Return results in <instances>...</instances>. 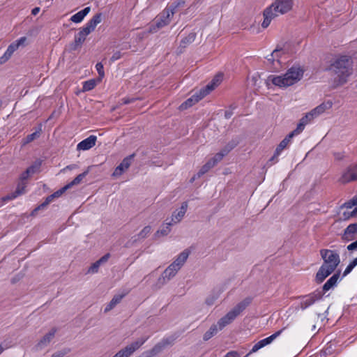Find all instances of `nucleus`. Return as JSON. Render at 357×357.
<instances>
[{
	"label": "nucleus",
	"mask_w": 357,
	"mask_h": 357,
	"mask_svg": "<svg viewBox=\"0 0 357 357\" xmlns=\"http://www.w3.org/2000/svg\"><path fill=\"white\" fill-rule=\"evenodd\" d=\"M90 167H89L86 171L77 175L70 183H68L66 185H69V188H70L72 186L80 183L83 178L89 173Z\"/></svg>",
	"instance_id": "32"
},
{
	"label": "nucleus",
	"mask_w": 357,
	"mask_h": 357,
	"mask_svg": "<svg viewBox=\"0 0 357 357\" xmlns=\"http://www.w3.org/2000/svg\"><path fill=\"white\" fill-rule=\"evenodd\" d=\"M82 32L86 35L88 36L89 33H91L93 30H91L90 28H89L87 26L84 25L82 28L80 29Z\"/></svg>",
	"instance_id": "61"
},
{
	"label": "nucleus",
	"mask_w": 357,
	"mask_h": 357,
	"mask_svg": "<svg viewBox=\"0 0 357 357\" xmlns=\"http://www.w3.org/2000/svg\"><path fill=\"white\" fill-rule=\"evenodd\" d=\"M343 215L345 218H349V217L357 216V207H356L350 213H348L347 215L345 212L343 213Z\"/></svg>",
	"instance_id": "59"
},
{
	"label": "nucleus",
	"mask_w": 357,
	"mask_h": 357,
	"mask_svg": "<svg viewBox=\"0 0 357 357\" xmlns=\"http://www.w3.org/2000/svg\"><path fill=\"white\" fill-rule=\"evenodd\" d=\"M110 257V255L109 253L105 254L103 255L100 259H98V261L102 264L103 263H105L107 261Z\"/></svg>",
	"instance_id": "62"
},
{
	"label": "nucleus",
	"mask_w": 357,
	"mask_h": 357,
	"mask_svg": "<svg viewBox=\"0 0 357 357\" xmlns=\"http://www.w3.org/2000/svg\"><path fill=\"white\" fill-rule=\"evenodd\" d=\"M102 15L101 13L96 14L85 25L94 31L96 26L101 22Z\"/></svg>",
	"instance_id": "27"
},
{
	"label": "nucleus",
	"mask_w": 357,
	"mask_h": 357,
	"mask_svg": "<svg viewBox=\"0 0 357 357\" xmlns=\"http://www.w3.org/2000/svg\"><path fill=\"white\" fill-rule=\"evenodd\" d=\"M26 187V182H20V181L19 183L17 184L16 190L13 192L10 193V194L8 195L7 196H6L5 197H3V200L4 201L12 200V199H15L18 196L24 194L25 192Z\"/></svg>",
	"instance_id": "20"
},
{
	"label": "nucleus",
	"mask_w": 357,
	"mask_h": 357,
	"mask_svg": "<svg viewBox=\"0 0 357 357\" xmlns=\"http://www.w3.org/2000/svg\"><path fill=\"white\" fill-rule=\"evenodd\" d=\"M91 10L90 7H86L82 10L77 12L70 17V20L75 23L81 22L85 16H86Z\"/></svg>",
	"instance_id": "24"
},
{
	"label": "nucleus",
	"mask_w": 357,
	"mask_h": 357,
	"mask_svg": "<svg viewBox=\"0 0 357 357\" xmlns=\"http://www.w3.org/2000/svg\"><path fill=\"white\" fill-rule=\"evenodd\" d=\"M357 235V222L349 225L342 234L344 242H349L356 239Z\"/></svg>",
	"instance_id": "12"
},
{
	"label": "nucleus",
	"mask_w": 357,
	"mask_h": 357,
	"mask_svg": "<svg viewBox=\"0 0 357 357\" xmlns=\"http://www.w3.org/2000/svg\"><path fill=\"white\" fill-rule=\"evenodd\" d=\"M305 127V126L303 123L299 121V123L297 125L296 128L294 130H293L292 132H291L290 134H293V137L296 135H298L304 130Z\"/></svg>",
	"instance_id": "48"
},
{
	"label": "nucleus",
	"mask_w": 357,
	"mask_h": 357,
	"mask_svg": "<svg viewBox=\"0 0 357 357\" xmlns=\"http://www.w3.org/2000/svg\"><path fill=\"white\" fill-rule=\"evenodd\" d=\"M238 139H233L225 146L222 151L225 153V154L227 155L232 149H234L238 144Z\"/></svg>",
	"instance_id": "34"
},
{
	"label": "nucleus",
	"mask_w": 357,
	"mask_h": 357,
	"mask_svg": "<svg viewBox=\"0 0 357 357\" xmlns=\"http://www.w3.org/2000/svg\"><path fill=\"white\" fill-rule=\"evenodd\" d=\"M26 40V37H21L20 39L11 43L7 48L2 56L0 57V64L6 63L20 45H23Z\"/></svg>",
	"instance_id": "9"
},
{
	"label": "nucleus",
	"mask_w": 357,
	"mask_h": 357,
	"mask_svg": "<svg viewBox=\"0 0 357 357\" xmlns=\"http://www.w3.org/2000/svg\"><path fill=\"white\" fill-rule=\"evenodd\" d=\"M41 129L39 128L38 130H36L33 132V133L28 135L24 139H23V144H27L33 140L38 139L40 135Z\"/></svg>",
	"instance_id": "35"
},
{
	"label": "nucleus",
	"mask_w": 357,
	"mask_h": 357,
	"mask_svg": "<svg viewBox=\"0 0 357 357\" xmlns=\"http://www.w3.org/2000/svg\"><path fill=\"white\" fill-rule=\"evenodd\" d=\"M205 96H206V95L204 93H203L202 91L200 89L199 93L194 94L192 96H191L190 98L187 99L185 102H183L180 105V109L182 110L186 109L192 107L196 102H199L200 100H202Z\"/></svg>",
	"instance_id": "14"
},
{
	"label": "nucleus",
	"mask_w": 357,
	"mask_h": 357,
	"mask_svg": "<svg viewBox=\"0 0 357 357\" xmlns=\"http://www.w3.org/2000/svg\"><path fill=\"white\" fill-rule=\"evenodd\" d=\"M219 330V326L217 324H213L210 328L204 334L203 340L207 341L214 336Z\"/></svg>",
	"instance_id": "30"
},
{
	"label": "nucleus",
	"mask_w": 357,
	"mask_h": 357,
	"mask_svg": "<svg viewBox=\"0 0 357 357\" xmlns=\"http://www.w3.org/2000/svg\"><path fill=\"white\" fill-rule=\"evenodd\" d=\"M314 119V117L312 116V114H311L310 112H308L304 116H303L301 119H300V121L301 123H303L305 126H306L307 124H308L312 119Z\"/></svg>",
	"instance_id": "45"
},
{
	"label": "nucleus",
	"mask_w": 357,
	"mask_h": 357,
	"mask_svg": "<svg viewBox=\"0 0 357 357\" xmlns=\"http://www.w3.org/2000/svg\"><path fill=\"white\" fill-rule=\"evenodd\" d=\"M352 59L348 56H341L331 65L330 70L333 72V86L337 88L347 82L349 77L352 74Z\"/></svg>",
	"instance_id": "1"
},
{
	"label": "nucleus",
	"mask_w": 357,
	"mask_h": 357,
	"mask_svg": "<svg viewBox=\"0 0 357 357\" xmlns=\"http://www.w3.org/2000/svg\"><path fill=\"white\" fill-rule=\"evenodd\" d=\"M219 294H220L218 293L216 294H212L209 295L206 299V303L208 305H212L214 303L215 301L218 298Z\"/></svg>",
	"instance_id": "46"
},
{
	"label": "nucleus",
	"mask_w": 357,
	"mask_h": 357,
	"mask_svg": "<svg viewBox=\"0 0 357 357\" xmlns=\"http://www.w3.org/2000/svg\"><path fill=\"white\" fill-rule=\"evenodd\" d=\"M326 105L324 104H321L319 106L316 107L314 109L311 110L310 112L312 114V116L314 118L318 116L319 114L324 113L326 109Z\"/></svg>",
	"instance_id": "37"
},
{
	"label": "nucleus",
	"mask_w": 357,
	"mask_h": 357,
	"mask_svg": "<svg viewBox=\"0 0 357 357\" xmlns=\"http://www.w3.org/2000/svg\"><path fill=\"white\" fill-rule=\"evenodd\" d=\"M40 11V8L39 7H36L34 8L32 10H31V14L33 15H36Z\"/></svg>",
	"instance_id": "64"
},
{
	"label": "nucleus",
	"mask_w": 357,
	"mask_h": 357,
	"mask_svg": "<svg viewBox=\"0 0 357 357\" xmlns=\"http://www.w3.org/2000/svg\"><path fill=\"white\" fill-rule=\"evenodd\" d=\"M166 343H158L155 344L151 350L143 352L142 354H146L148 357H153L155 355L160 353Z\"/></svg>",
	"instance_id": "29"
},
{
	"label": "nucleus",
	"mask_w": 357,
	"mask_h": 357,
	"mask_svg": "<svg viewBox=\"0 0 357 357\" xmlns=\"http://www.w3.org/2000/svg\"><path fill=\"white\" fill-rule=\"evenodd\" d=\"M222 74L216 75L213 79L204 88L201 89L202 93L206 96L210 93L213 90L218 86L222 80Z\"/></svg>",
	"instance_id": "16"
},
{
	"label": "nucleus",
	"mask_w": 357,
	"mask_h": 357,
	"mask_svg": "<svg viewBox=\"0 0 357 357\" xmlns=\"http://www.w3.org/2000/svg\"><path fill=\"white\" fill-rule=\"evenodd\" d=\"M96 70L98 71L100 79H102L105 76L104 68L102 63L99 62L96 65Z\"/></svg>",
	"instance_id": "50"
},
{
	"label": "nucleus",
	"mask_w": 357,
	"mask_h": 357,
	"mask_svg": "<svg viewBox=\"0 0 357 357\" xmlns=\"http://www.w3.org/2000/svg\"><path fill=\"white\" fill-rule=\"evenodd\" d=\"M214 162H211L210 160L204 165L202 168L199 169V171L197 174V177L200 178L202 176H203L204 174L208 172L211 168L214 167Z\"/></svg>",
	"instance_id": "33"
},
{
	"label": "nucleus",
	"mask_w": 357,
	"mask_h": 357,
	"mask_svg": "<svg viewBox=\"0 0 357 357\" xmlns=\"http://www.w3.org/2000/svg\"><path fill=\"white\" fill-rule=\"evenodd\" d=\"M148 338L149 337H142L137 339L119 351L113 357H130L146 342Z\"/></svg>",
	"instance_id": "7"
},
{
	"label": "nucleus",
	"mask_w": 357,
	"mask_h": 357,
	"mask_svg": "<svg viewBox=\"0 0 357 357\" xmlns=\"http://www.w3.org/2000/svg\"><path fill=\"white\" fill-rule=\"evenodd\" d=\"M354 206H357V198L355 196L350 201L344 204L343 206L347 208H351Z\"/></svg>",
	"instance_id": "51"
},
{
	"label": "nucleus",
	"mask_w": 357,
	"mask_h": 357,
	"mask_svg": "<svg viewBox=\"0 0 357 357\" xmlns=\"http://www.w3.org/2000/svg\"><path fill=\"white\" fill-rule=\"evenodd\" d=\"M340 271H338L337 273H335L333 276H331L326 282L323 285L322 289L319 291L322 292V296L329 291L331 289L333 288L336 286L338 280L340 279Z\"/></svg>",
	"instance_id": "18"
},
{
	"label": "nucleus",
	"mask_w": 357,
	"mask_h": 357,
	"mask_svg": "<svg viewBox=\"0 0 357 357\" xmlns=\"http://www.w3.org/2000/svg\"><path fill=\"white\" fill-rule=\"evenodd\" d=\"M55 198L53 193L47 196L45 200L31 212V215H36L38 211L45 209Z\"/></svg>",
	"instance_id": "26"
},
{
	"label": "nucleus",
	"mask_w": 357,
	"mask_h": 357,
	"mask_svg": "<svg viewBox=\"0 0 357 357\" xmlns=\"http://www.w3.org/2000/svg\"><path fill=\"white\" fill-rule=\"evenodd\" d=\"M70 351V349H65L63 351H59L54 353L51 357H63Z\"/></svg>",
	"instance_id": "54"
},
{
	"label": "nucleus",
	"mask_w": 357,
	"mask_h": 357,
	"mask_svg": "<svg viewBox=\"0 0 357 357\" xmlns=\"http://www.w3.org/2000/svg\"><path fill=\"white\" fill-rule=\"evenodd\" d=\"M96 85V82L95 79H89V80L85 81L83 83L82 90H83V91H91L95 88Z\"/></svg>",
	"instance_id": "39"
},
{
	"label": "nucleus",
	"mask_w": 357,
	"mask_h": 357,
	"mask_svg": "<svg viewBox=\"0 0 357 357\" xmlns=\"http://www.w3.org/2000/svg\"><path fill=\"white\" fill-rule=\"evenodd\" d=\"M227 155L225 153L221 150L219 153H216L210 160L214 162V165L215 166L219 162H220L224 156Z\"/></svg>",
	"instance_id": "42"
},
{
	"label": "nucleus",
	"mask_w": 357,
	"mask_h": 357,
	"mask_svg": "<svg viewBox=\"0 0 357 357\" xmlns=\"http://www.w3.org/2000/svg\"><path fill=\"white\" fill-rule=\"evenodd\" d=\"M82 44L81 43H78L77 40L75 38L74 41L69 45V51L73 52L82 47Z\"/></svg>",
	"instance_id": "47"
},
{
	"label": "nucleus",
	"mask_w": 357,
	"mask_h": 357,
	"mask_svg": "<svg viewBox=\"0 0 357 357\" xmlns=\"http://www.w3.org/2000/svg\"><path fill=\"white\" fill-rule=\"evenodd\" d=\"M97 140V137L95 135H90L87 138L84 139L82 142H80L77 145V149L78 151L83 150L86 151L92 148L96 145V142Z\"/></svg>",
	"instance_id": "17"
},
{
	"label": "nucleus",
	"mask_w": 357,
	"mask_h": 357,
	"mask_svg": "<svg viewBox=\"0 0 357 357\" xmlns=\"http://www.w3.org/2000/svg\"><path fill=\"white\" fill-rule=\"evenodd\" d=\"M284 54V51L282 49H275L273 51V52L268 56L267 59L269 61L273 62L275 60H277L278 62H279V58L281 56V55Z\"/></svg>",
	"instance_id": "36"
},
{
	"label": "nucleus",
	"mask_w": 357,
	"mask_h": 357,
	"mask_svg": "<svg viewBox=\"0 0 357 357\" xmlns=\"http://www.w3.org/2000/svg\"><path fill=\"white\" fill-rule=\"evenodd\" d=\"M285 328H286L284 327V328H282L281 330L278 331L277 332H275L273 335H270L269 337L259 340L261 344H262L263 347L271 344L274 340H275L278 337H279Z\"/></svg>",
	"instance_id": "28"
},
{
	"label": "nucleus",
	"mask_w": 357,
	"mask_h": 357,
	"mask_svg": "<svg viewBox=\"0 0 357 357\" xmlns=\"http://www.w3.org/2000/svg\"><path fill=\"white\" fill-rule=\"evenodd\" d=\"M151 231V226H146L143 228V229L137 234V237L139 239L145 238L148 236V235Z\"/></svg>",
	"instance_id": "41"
},
{
	"label": "nucleus",
	"mask_w": 357,
	"mask_h": 357,
	"mask_svg": "<svg viewBox=\"0 0 357 357\" xmlns=\"http://www.w3.org/2000/svg\"><path fill=\"white\" fill-rule=\"evenodd\" d=\"M102 264L98 260L96 262L93 263L91 266L89 268L88 273H96L98 271L99 267Z\"/></svg>",
	"instance_id": "44"
},
{
	"label": "nucleus",
	"mask_w": 357,
	"mask_h": 357,
	"mask_svg": "<svg viewBox=\"0 0 357 357\" xmlns=\"http://www.w3.org/2000/svg\"><path fill=\"white\" fill-rule=\"evenodd\" d=\"M135 100H136V98H124L122 99L123 103L125 105L132 103V102H135Z\"/></svg>",
	"instance_id": "63"
},
{
	"label": "nucleus",
	"mask_w": 357,
	"mask_h": 357,
	"mask_svg": "<svg viewBox=\"0 0 357 357\" xmlns=\"http://www.w3.org/2000/svg\"><path fill=\"white\" fill-rule=\"evenodd\" d=\"M303 70L300 66H292L282 75H270L267 82H271L273 84L279 87H287L294 84L301 79Z\"/></svg>",
	"instance_id": "3"
},
{
	"label": "nucleus",
	"mask_w": 357,
	"mask_h": 357,
	"mask_svg": "<svg viewBox=\"0 0 357 357\" xmlns=\"http://www.w3.org/2000/svg\"><path fill=\"white\" fill-rule=\"evenodd\" d=\"M188 208V202H184L181 204V206L178 210H176L173 212L171 220L172 224H176L180 222L183 218Z\"/></svg>",
	"instance_id": "13"
},
{
	"label": "nucleus",
	"mask_w": 357,
	"mask_h": 357,
	"mask_svg": "<svg viewBox=\"0 0 357 357\" xmlns=\"http://www.w3.org/2000/svg\"><path fill=\"white\" fill-rule=\"evenodd\" d=\"M261 348H263V346L260 341H259L252 347V349L250 351V354L255 353Z\"/></svg>",
	"instance_id": "55"
},
{
	"label": "nucleus",
	"mask_w": 357,
	"mask_h": 357,
	"mask_svg": "<svg viewBox=\"0 0 357 357\" xmlns=\"http://www.w3.org/2000/svg\"><path fill=\"white\" fill-rule=\"evenodd\" d=\"M293 5V0H275L268 8L275 13L278 17L280 14L283 15L291 10Z\"/></svg>",
	"instance_id": "8"
},
{
	"label": "nucleus",
	"mask_w": 357,
	"mask_h": 357,
	"mask_svg": "<svg viewBox=\"0 0 357 357\" xmlns=\"http://www.w3.org/2000/svg\"><path fill=\"white\" fill-rule=\"evenodd\" d=\"M135 156V154L132 153L126 157L122 160V162L115 168L112 176L115 177L121 176L126 169L129 168Z\"/></svg>",
	"instance_id": "11"
},
{
	"label": "nucleus",
	"mask_w": 357,
	"mask_h": 357,
	"mask_svg": "<svg viewBox=\"0 0 357 357\" xmlns=\"http://www.w3.org/2000/svg\"><path fill=\"white\" fill-rule=\"evenodd\" d=\"M172 225V222H169L168 219L165 220V222L163 224V227L159 230H158L155 234L154 237L158 238L160 236H167L171 231V226Z\"/></svg>",
	"instance_id": "25"
},
{
	"label": "nucleus",
	"mask_w": 357,
	"mask_h": 357,
	"mask_svg": "<svg viewBox=\"0 0 357 357\" xmlns=\"http://www.w3.org/2000/svg\"><path fill=\"white\" fill-rule=\"evenodd\" d=\"M87 36H86L81 29H79V32L75 36V38L77 40L78 43H81L83 44L84 40H86Z\"/></svg>",
	"instance_id": "49"
},
{
	"label": "nucleus",
	"mask_w": 357,
	"mask_h": 357,
	"mask_svg": "<svg viewBox=\"0 0 357 357\" xmlns=\"http://www.w3.org/2000/svg\"><path fill=\"white\" fill-rule=\"evenodd\" d=\"M56 332V329L53 328L51 331L45 334L42 339L38 342L36 347L39 349H41L45 347H47L52 340L54 338L55 333Z\"/></svg>",
	"instance_id": "19"
},
{
	"label": "nucleus",
	"mask_w": 357,
	"mask_h": 357,
	"mask_svg": "<svg viewBox=\"0 0 357 357\" xmlns=\"http://www.w3.org/2000/svg\"><path fill=\"white\" fill-rule=\"evenodd\" d=\"M30 174H31L29 172V171L26 169V171L24 172L20 176V182H25V181L28 178Z\"/></svg>",
	"instance_id": "57"
},
{
	"label": "nucleus",
	"mask_w": 357,
	"mask_h": 357,
	"mask_svg": "<svg viewBox=\"0 0 357 357\" xmlns=\"http://www.w3.org/2000/svg\"><path fill=\"white\" fill-rule=\"evenodd\" d=\"M264 21L262 22L261 23V26L264 28V29H266L267 28L271 20L273 19H274L275 17H276V14L275 13H273L271 8H268V7L264 10Z\"/></svg>",
	"instance_id": "22"
},
{
	"label": "nucleus",
	"mask_w": 357,
	"mask_h": 357,
	"mask_svg": "<svg viewBox=\"0 0 357 357\" xmlns=\"http://www.w3.org/2000/svg\"><path fill=\"white\" fill-rule=\"evenodd\" d=\"M322 298V292L319 289H317L311 294L300 296L298 298L300 301L295 306L296 310H305L311 305H312L317 301Z\"/></svg>",
	"instance_id": "6"
},
{
	"label": "nucleus",
	"mask_w": 357,
	"mask_h": 357,
	"mask_svg": "<svg viewBox=\"0 0 357 357\" xmlns=\"http://www.w3.org/2000/svg\"><path fill=\"white\" fill-rule=\"evenodd\" d=\"M121 57V53L120 51H117L113 54L112 57L110 58V61L112 62H114L118 59H119Z\"/></svg>",
	"instance_id": "58"
},
{
	"label": "nucleus",
	"mask_w": 357,
	"mask_h": 357,
	"mask_svg": "<svg viewBox=\"0 0 357 357\" xmlns=\"http://www.w3.org/2000/svg\"><path fill=\"white\" fill-rule=\"evenodd\" d=\"M124 295H116L113 297L111 301L108 303V305L105 308V312H107L113 309L116 304L120 303L121 299L123 298Z\"/></svg>",
	"instance_id": "31"
},
{
	"label": "nucleus",
	"mask_w": 357,
	"mask_h": 357,
	"mask_svg": "<svg viewBox=\"0 0 357 357\" xmlns=\"http://www.w3.org/2000/svg\"><path fill=\"white\" fill-rule=\"evenodd\" d=\"M184 1L178 2L176 5H171L169 8L165 9L160 17L156 20L155 25L150 27L149 32L153 33L160 28L164 27L170 22V15H173L177 7L183 5Z\"/></svg>",
	"instance_id": "5"
},
{
	"label": "nucleus",
	"mask_w": 357,
	"mask_h": 357,
	"mask_svg": "<svg viewBox=\"0 0 357 357\" xmlns=\"http://www.w3.org/2000/svg\"><path fill=\"white\" fill-rule=\"evenodd\" d=\"M357 265V257L352 261L349 263V264L347 266V268H345L343 274H342V278L345 277L346 275H347L349 273H351V271L353 270V268Z\"/></svg>",
	"instance_id": "40"
},
{
	"label": "nucleus",
	"mask_w": 357,
	"mask_h": 357,
	"mask_svg": "<svg viewBox=\"0 0 357 357\" xmlns=\"http://www.w3.org/2000/svg\"><path fill=\"white\" fill-rule=\"evenodd\" d=\"M293 134L287 135L278 144L277 146L274 155L270 159V161L274 160L278 158L281 152L288 146V144L291 142V139L293 138Z\"/></svg>",
	"instance_id": "15"
},
{
	"label": "nucleus",
	"mask_w": 357,
	"mask_h": 357,
	"mask_svg": "<svg viewBox=\"0 0 357 357\" xmlns=\"http://www.w3.org/2000/svg\"><path fill=\"white\" fill-rule=\"evenodd\" d=\"M179 269H177L174 264H171L162 273L161 278H160V280L161 279L163 280V283L169 281L171 278H172Z\"/></svg>",
	"instance_id": "21"
},
{
	"label": "nucleus",
	"mask_w": 357,
	"mask_h": 357,
	"mask_svg": "<svg viewBox=\"0 0 357 357\" xmlns=\"http://www.w3.org/2000/svg\"><path fill=\"white\" fill-rule=\"evenodd\" d=\"M252 301L250 296L246 297L236 304L229 312L222 317L218 321L219 330L223 329L226 326L231 323Z\"/></svg>",
	"instance_id": "4"
},
{
	"label": "nucleus",
	"mask_w": 357,
	"mask_h": 357,
	"mask_svg": "<svg viewBox=\"0 0 357 357\" xmlns=\"http://www.w3.org/2000/svg\"><path fill=\"white\" fill-rule=\"evenodd\" d=\"M189 254L187 250H183L172 264H174L177 269H180L187 260Z\"/></svg>",
	"instance_id": "23"
},
{
	"label": "nucleus",
	"mask_w": 357,
	"mask_h": 357,
	"mask_svg": "<svg viewBox=\"0 0 357 357\" xmlns=\"http://www.w3.org/2000/svg\"><path fill=\"white\" fill-rule=\"evenodd\" d=\"M347 249L349 252H353L357 250V239L347 245Z\"/></svg>",
	"instance_id": "56"
},
{
	"label": "nucleus",
	"mask_w": 357,
	"mask_h": 357,
	"mask_svg": "<svg viewBox=\"0 0 357 357\" xmlns=\"http://www.w3.org/2000/svg\"><path fill=\"white\" fill-rule=\"evenodd\" d=\"M69 189V185H65L57 191L54 192L53 195L56 198L61 197L67 190Z\"/></svg>",
	"instance_id": "52"
},
{
	"label": "nucleus",
	"mask_w": 357,
	"mask_h": 357,
	"mask_svg": "<svg viewBox=\"0 0 357 357\" xmlns=\"http://www.w3.org/2000/svg\"><path fill=\"white\" fill-rule=\"evenodd\" d=\"M41 165H42V160H37L30 167H29L26 169L29 170L31 174H33L40 170Z\"/></svg>",
	"instance_id": "38"
},
{
	"label": "nucleus",
	"mask_w": 357,
	"mask_h": 357,
	"mask_svg": "<svg viewBox=\"0 0 357 357\" xmlns=\"http://www.w3.org/2000/svg\"><path fill=\"white\" fill-rule=\"evenodd\" d=\"M236 108V106L235 105H231L229 106V109L225 112V117L227 119H229L233 115V110Z\"/></svg>",
	"instance_id": "53"
},
{
	"label": "nucleus",
	"mask_w": 357,
	"mask_h": 357,
	"mask_svg": "<svg viewBox=\"0 0 357 357\" xmlns=\"http://www.w3.org/2000/svg\"><path fill=\"white\" fill-rule=\"evenodd\" d=\"M195 38L196 34L195 33H190L188 36H186L181 40V44L186 45L192 43L195 40Z\"/></svg>",
	"instance_id": "43"
},
{
	"label": "nucleus",
	"mask_w": 357,
	"mask_h": 357,
	"mask_svg": "<svg viewBox=\"0 0 357 357\" xmlns=\"http://www.w3.org/2000/svg\"><path fill=\"white\" fill-rule=\"evenodd\" d=\"M342 183L357 181V164L349 165L342 174L340 179Z\"/></svg>",
	"instance_id": "10"
},
{
	"label": "nucleus",
	"mask_w": 357,
	"mask_h": 357,
	"mask_svg": "<svg viewBox=\"0 0 357 357\" xmlns=\"http://www.w3.org/2000/svg\"><path fill=\"white\" fill-rule=\"evenodd\" d=\"M320 255L324 263L316 274L315 280L317 283H321L335 271L340 263V255L335 250L321 249Z\"/></svg>",
	"instance_id": "2"
},
{
	"label": "nucleus",
	"mask_w": 357,
	"mask_h": 357,
	"mask_svg": "<svg viewBox=\"0 0 357 357\" xmlns=\"http://www.w3.org/2000/svg\"><path fill=\"white\" fill-rule=\"evenodd\" d=\"M225 357H240L239 354L236 351H231L228 352Z\"/></svg>",
	"instance_id": "60"
}]
</instances>
